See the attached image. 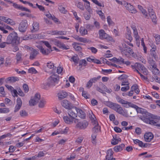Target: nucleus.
I'll use <instances>...</instances> for the list:
<instances>
[{"label": "nucleus", "instance_id": "obj_6", "mask_svg": "<svg viewBox=\"0 0 160 160\" xmlns=\"http://www.w3.org/2000/svg\"><path fill=\"white\" fill-rule=\"evenodd\" d=\"M59 78L57 74H53L48 79V81L52 82V86H55V84L58 83L59 81Z\"/></svg>", "mask_w": 160, "mask_h": 160}, {"label": "nucleus", "instance_id": "obj_1", "mask_svg": "<svg viewBox=\"0 0 160 160\" xmlns=\"http://www.w3.org/2000/svg\"><path fill=\"white\" fill-rule=\"evenodd\" d=\"M149 118L142 117L141 119L144 122L151 125L155 126L160 129V123L157 124L158 120H160V117L153 114H150Z\"/></svg>", "mask_w": 160, "mask_h": 160}, {"label": "nucleus", "instance_id": "obj_51", "mask_svg": "<svg viewBox=\"0 0 160 160\" xmlns=\"http://www.w3.org/2000/svg\"><path fill=\"white\" fill-rule=\"evenodd\" d=\"M101 78L100 76H98L97 77H94L90 79L92 82L93 83H95L97 82L98 80H99Z\"/></svg>", "mask_w": 160, "mask_h": 160}, {"label": "nucleus", "instance_id": "obj_22", "mask_svg": "<svg viewBox=\"0 0 160 160\" xmlns=\"http://www.w3.org/2000/svg\"><path fill=\"white\" fill-rule=\"evenodd\" d=\"M126 7L129 12L132 13H135L136 10L134 8L133 6L129 3H127L126 6Z\"/></svg>", "mask_w": 160, "mask_h": 160}, {"label": "nucleus", "instance_id": "obj_10", "mask_svg": "<svg viewBox=\"0 0 160 160\" xmlns=\"http://www.w3.org/2000/svg\"><path fill=\"white\" fill-rule=\"evenodd\" d=\"M55 45L60 48L63 49L67 50L69 49V46L68 45H66L64 43H62L59 41L55 39L53 41Z\"/></svg>", "mask_w": 160, "mask_h": 160}, {"label": "nucleus", "instance_id": "obj_20", "mask_svg": "<svg viewBox=\"0 0 160 160\" xmlns=\"http://www.w3.org/2000/svg\"><path fill=\"white\" fill-rule=\"evenodd\" d=\"M94 127L92 129V132L95 133H98L100 130V127L98 125V124L97 121H95L94 123Z\"/></svg>", "mask_w": 160, "mask_h": 160}, {"label": "nucleus", "instance_id": "obj_59", "mask_svg": "<svg viewBox=\"0 0 160 160\" xmlns=\"http://www.w3.org/2000/svg\"><path fill=\"white\" fill-rule=\"evenodd\" d=\"M44 153L42 151L39 152L38 155H36V156H37V158H41L44 156Z\"/></svg>", "mask_w": 160, "mask_h": 160}, {"label": "nucleus", "instance_id": "obj_52", "mask_svg": "<svg viewBox=\"0 0 160 160\" xmlns=\"http://www.w3.org/2000/svg\"><path fill=\"white\" fill-rule=\"evenodd\" d=\"M86 3L84 4L85 8L88 12H90V3L88 1L86 2Z\"/></svg>", "mask_w": 160, "mask_h": 160}, {"label": "nucleus", "instance_id": "obj_32", "mask_svg": "<svg viewBox=\"0 0 160 160\" xmlns=\"http://www.w3.org/2000/svg\"><path fill=\"white\" fill-rule=\"evenodd\" d=\"M58 98L62 99L65 98L68 95L67 93L66 92H62L58 94Z\"/></svg>", "mask_w": 160, "mask_h": 160}, {"label": "nucleus", "instance_id": "obj_13", "mask_svg": "<svg viewBox=\"0 0 160 160\" xmlns=\"http://www.w3.org/2000/svg\"><path fill=\"white\" fill-rule=\"evenodd\" d=\"M0 19L2 21H4L6 23L12 25H14L15 24V23L12 19L5 17H1Z\"/></svg>", "mask_w": 160, "mask_h": 160}, {"label": "nucleus", "instance_id": "obj_44", "mask_svg": "<svg viewBox=\"0 0 160 160\" xmlns=\"http://www.w3.org/2000/svg\"><path fill=\"white\" fill-rule=\"evenodd\" d=\"M71 59L74 62L77 63H78L79 58L77 55L72 56L71 58Z\"/></svg>", "mask_w": 160, "mask_h": 160}, {"label": "nucleus", "instance_id": "obj_31", "mask_svg": "<svg viewBox=\"0 0 160 160\" xmlns=\"http://www.w3.org/2000/svg\"><path fill=\"white\" fill-rule=\"evenodd\" d=\"M52 82H50L49 81H48V82L44 84H43L42 85V88L45 89H47L48 88L52 87Z\"/></svg>", "mask_w": 160, "mask_h": 160}, {"label": "nucleus", "instance_id": "obj_57", "mask_svg": "<svg viewBox=\"0 0 160 160\" xmlns=\"http://www.w3.org/2000/svg\"><path fill=\"white\" fill-rule=\"evenodd\" d=\"M88 49L90 50L93 53H96L98 51L97 49L94 47L88 48Z\"/></svg>", "mask_w": 160, "mask_h": 160}, {"label": "nucleus", "instance_id": "obj_37", "mask_svg": "<svg viewBox=\"0 0 160 160\" xmlns=\"http://www.w3.org/2000/svg\"><path fill=\"white\" fill-rule=\"evenodd\" d=\"M46 103V101L44 99H42L39 103L38 106L40 108H43Z\"/></svg>", "mask_w": 160, "mask_h": 160}, {"label": "nucleus", "instance_id": "obj_38", "mask_svg": "<svg viewBox=\"0 0 160 160\" xmlns=\"http://www.w3.org/2000/svg\"><path fill=\"white\" fill-rule=\"evenodd\" d=\"M20 115L21 117H25L28 116V112L24 110H21L19 112Z\"/></svg>", "mask_w": 160, "mask_h": 160}, {"label": "nucleus", "instance_id": "obj_27", "mask_svg": "<svg viewBox=\"0 0 160 160\" xmlns=\"http://www.w3.org/2000/svg\"><path fill=\"white\" fill-rule=\"evenodd\" d=\"M131 34V32L130 29L128 27H127V32H126V38L130 42L132 40V38Z\"/></svg>", "mask_w": 160, "mask_h": 160}, {"label": "nucleus", "instance_id": "obj_21", "mask_svg": "<svg viewBox=\"0 0 160 160\" xmlns=\"http://www.w3.org/2000/svg\"><path fill=\"white\" fill-rule=\"evenodd\" d=\"M39 49L40 52L44 55H48L52 51V49H45L42 47H41Z\"/></svg>", "mask_w": 160, "mask_h": 160}, {"label": "nucleus", "instance_id": "obj_26", "mask_svg": "<svg viewBox=\"0 0 160 160\" xmlns=\"http://www.w3.org/2000/svg\"><path fill=\"white\" fill-rule=\"evenodd\" d=\"M77 115L81 118L84 119L86 116L85 113L81 109L77 108Z\"/></svg>", "mask_w": 160, "mask_h": 160}, {"label": "nucleus", "instance_id": "obj_43", "mask_svg": "<svg viewBox=\"0 0 160 160\" xmlns=\"http://www.w3.org/2000/svg\"><path fill=\"white\" fill-rule=\"evenodd\" d=\"M28 72L32 74H36L38 72L34 68H31L28 69Z\"/></svg>", "mask_w": 160, "mask_h": 160}, {"label": "nucleus", "instance_id": "obj_23", "mask_svg": "<svg viewBox=\"0 0 160 160\" xmlns=\"http://www.w3.org/2000/svg\"><path fill=\"white\" fill-rule=\"evenodd\" d=\"M19 79L17 77H11L8 78L6 80L7 83H13L17 81H18Z\"/></svg>", "mask_w": 160, "mask_h": 160}, {"label": "nucleus", "instance_id": "obj_2", "mask_svg": "<svg viewBox=\"0 0 160 160\" xmlns=\"http://www.w3.org/2000/svg\"><path fill=\"white\" fill-rule=\"evenodd\" d=\"M17 34L15 32L11 33L7 38L6 43L7 44H12L14 45L18 44L19 43L18 40Z\"/></svg>", "mask_w": 160, "mask_h": 160}, {"label": "nucleus", "instance_id": "obj_12", "mask_svg": "<svg viewBox=\"0 0 160 160\" xmlns=\"http://www.w3.org/2000/svg\"><path fill=\"white\" fill-rule=\"evenodd\" d=\"M113 152L111 149L108 150L107 152V155L105 160H115L113 158Z\"/></svg>", "mask_w": 160, "mask_h": 160}, {"label": "nucleus", "instance_id": "obj_4", "mask_svg": "<svg viewBox=\"0 0 160 160\" xmlns=\"http://www.w3.org/2000/svg\"><path fill=\"white\" fill-rule=\"evenodd\" d=\"M133 108L136 109L138 113H141L142 114V116H141L140 118L141 119V118L143 117L149 118V117H150V114H150L149 113H148L146 111H145V110L144 109L138 107V106L135 105L134 106Z\"/></svg>", "mask_w": 160, "mask_h": 160}, {"label": "nucleus", "instance_id": "obj_3", "mask_svg": "<svg viewBox=\"0 0 160 160\" xmlns=\"http://www.w3.org/2000/svg\"><path fill=\"white\" fill-rule=\"evenodd\" d=\"M107 105L119 114L122 113V108L120 105L118 104L110 102L107 103Z\"/></svg>", "mask_w": 160, "mask_h": 160}, {"label": "nucleus", "instance_id": "obj_11", "mask_svg": "<svg viewBox=\"0 0 160 160\" xmlns=\"http://www.w3.org/2000/svg\"><path fill=\"white\" fill-rule=\"evenodd\" d=\"M151 47L152 49L150 50V54L153 57L154 59L155 60L158 59V57L157 54V53L156 51L157 50L156 46L153 44L152 43H151Z\"/></svg>", "mask_w": 160, "mask_h": 160}, {"label": "nucleus", "instance_id": "obj_63", "mask_svg": "<svg viewBox=\"0 0 160 160\" xmlns=\"http://www.w3.org/2000/svg\"><path fill=\"white\" fill-rule=\"evenodd\" d=\"M97 13L100 16L102 19H103L105 18L104 14L102 13L101 10L98 11L97 12Z\"/></svg>", "mask_w": 160, "mask_h": 160}, {"label": "nucleus", "instance_id": "obj_48", "mask_svg": "<svg viewBox=\"0 0 160 160\" xmlns=\"http://www.w3.org/2000/svg\"><path fill=\"white\" fill-rule=\"evenodd\" d=\"M128 78V76L126 74H122L118 78L121 81H124V79Z\"/></svg>", "mask_w": 160, "mask_h": 160}, {"label": "nucleus", "instance_id": "obj_28", "mask_svg": "<svg viewBox=\"0 0 160 160\" xmlns=\"http://www.w3.org/2000/svg\"><path fill=\"white\" fill-rule=\"evenodd\" d=\"M65 123L68 124H72L73 122V118L72 117L69 118L68 116H64L63 118Z\"/></svg>", "mask_w": 160, "mask_h": 160}, {"label": "nucleus", "instance_id": "obj_56", "mask_svg": "<svg viewBox=\"0 0 160 160\" xmlns=\"http://www.w3.org/2000/svg\"><path fill=\"white\" fill-rule=\"evenodd\" d=\"M19 9L20 10L22 11H25L29 12H30V10L25 7L21 5Z\"/></svg>", "mask_w": 160, "mask_h": 160}, {"label": "nucleus", "instance_id": "obj_47", "mask_svg": "<svg viewBox=\"0 0 160 160\" xmlns=\"http://www.w3.org/2000/svg\"><path fill=\"white\" fill-rule=\"evenodd\" d=\"M149 16L151 17V18L152 20V22L155 24H156L157 22V18L156 16L154 14H153V15H151Z\"/></svg>", "mask_w": 160, "mask_h": 160}, {"label": "nucleus", "instance_id": "obj_50", "mask_svg": "<svg viewBox=\"0 0 160 160\" xmlns=\"http://www.w3.org/2000/svg\"><path fill=\"white\" fill-rule=\"evenodd\" d=\"M77 7L82 10H84V8L83 4L81 2H79L78 3L77 5Z\"/></svg>", "mask_w": 160, "mask_h": 160}, {"label": "nucleus", "instance_id": "obj_33", "mask_svg": "<svg viewBox=\"0 0 160 160\" xmlns=\"http://www.w3.org/2000/svg\"><path fill=\"white\" fill-rule=\"evenodd\" d=\"M66 32L64 31H54L52 32V34L53 35L58 34L60 35H66Z\"/></svg>", "mask_w": 160, "mask_h": 160}, {"label": "nucleus", "instance_id": "obj_5", "mask_svg": "<svg viewBox=\"0 0 160 160\" xmlns=\"http://www.w3.org/2000/svg\"><path fill=\"white\" fill-rule=\"evenodd\" d=\"M77 108L76 107L72 106V107L68 109V113L70 117L73 119L77 117Z\"/></svg>", "mask_w": 160, "mask_h": 160}, {"label": "nucleus", "instance_id": "obj_42", "mask_svg": "<svg viewBox=\"0 0 160 160\" xmlns=\"http://www.w3.org/2000/svg\"><path fill=\"white\" fill-rule=\"evenodd\" d=\"M79 64V66H86L87 65V63L85 59H82L80 61Z\"/></svg>", "mask_w": 160, "mask_h": 160}, {"label": "nucleus", "instance_id": "obj_15", "mask_svg": "<svg viewBox=\"0 0 160 160\" xmlns=\"http://www.w3.org/2000/svg\"><path fill=\"white\" fill-rule=\"evenodd\" d=\"M17 103L14 111V112H18L20 110L22 106V102L20 98H18L17 99Z\"/></svg>", "mask_w": 160, "mask_h": 160}, {"label": "nucleus", "instance_id": "obj_54", "mask_svg": "<svg viewBox=\"0 0 160 160\" xmlns=\"http://www.w3.org/2000/svg\"><path fill=\"white\" fill-rule=\"evenodd\" d=\"M11 64V62L10 59L8 58H6L5 63V66L7 67L8 66L10 65Z\"/></svg>", "mask_w": 160, "mask_h": 160}, {"label": "nucleus", "instance_id": "obj_24", "mask_svg": "<svg viewBox=\"0 0 160 160\" xmlns=\"http://www.w3.org/2000/svg\"><path fill=\"white\" fill-rule=\"evenodd\" d=\"M132 28L133 30V34L134 37L136 39V41L139 39V36L138 35L137 29L136 27L132 26Z\"/></svg>", "mask_w": 160, "mask_h": 160}, {"label": "nucleus", "instance_id": "obj_29", "mask_svg": "<svg viewBox=\"0 0 160 160\" xmlns=\"http://www.w3.org/2000/svg\"><path fill=\"white\" fill-rule=\"evenodd\" d=\"M125 145L123 144H121L120 145L116 146L114 148V150L116 152L121 151L122 150L123 148H124Z\"/></svg>", "mask_w": 160, "mask_h": 160}, {"label": "nucleus", "instance_id": "obj_62", "mask_svg": "<svg viewBox=\"0 0 160 160\" xmlns=\"http://www.w3.org/2000/svg\"><path fill=\"white\" fill-rule=\"evenodd\" d=\"M23 88L25 93H27L28 92L29 90L27 84H24L23 86Z\"/></svg>", "mask_w": 160, "mask_h": 160}, {"label": "nucleus", "instance_id": "obj_36", "mask_svg": "<svg viewBox=\"0 0 160 160\" xmlns=\"http://www.w3.org/2000/svg\"><path fill=\"white\" fill-rule=\"evenodd\" d=\"M134 105L135 104H134L130 102L127 101L126 102H125V104H124L123 105V106L126 108H128L129 107L133 108Z\"/></svg>", "mask_w": 160, "mask_h": 160}, {"label": "nucleus", "instance_id": "obj_53", "mask_svg": "<svg viewBox=\"0 0 160 160\" xmlns=\"http://www.w3.org/2000/svg\"><path fill=\"white\" fill-rule=\"evenodd\" d=\"M78 41L84 43H86L88 42H89V40H87V39L85 38L80 37Z\"/></svg>", "mask_w": 160, "mask_h": 160}, {"label": "nucleus", "instance_id": "obj_58", "mask_svg": "<svg viewBox=\"0 0 160 160\" xmlns=\"http://www.w3.org/2000/svg\"><path fill=\"white\" fill-rule=\"evenodd\" d=\"M58 9L61 12L63 13H65V12H67V11L66 10L65 8L61 6L59 7Z\"/></svg>", "mask_w": 160, "mask_h": 160}, {"label": "nucleus", "instance_id": "obj_35", "mask_svg": "<svg viewBox=\"0 0 160 160\" xmlns=\"http://www.w3.org/2000/svg\"><path fill=\"white\" fill-rule=\"evenodd\" d=\"M79 44L77 43H74L73 44L74 48L77 51H80L82 49L81 47L78 45Z\"/></svg>", "mask_w": 160, "mask_h": 160}, {"label": "nucleus", "instance_id": "obj_39", "mask_svg": "<svg viewBox=\"0 0 160 160\" xmlns=\"http://www.w3.org/2000/svg\"><path fill=\"white\" fill-rule=\"evenodd\" d=\"M125 51L130 54H132L133 53V52L132 49L128 46L126 47V48L125 50H124V51H122V52L124 53V52Z\"/></svg>", "mask_w": 160, "mask_h": 160}, {"label": "nucleus", "instance_id": "obj_64", "mask_svg": "<svg viewBox=\"0 0 160 160\" xmlns=\"http://www.w3.org/2000/svg\"><path fill=\"white\" fill-rule=\"evenodd\" d=\"M83 139V138L82 137H78L76 141V142L78 143H81Z\"/></svg>", "mask_w": 160, "mask_h": 160}, {"label": "nucleus", "instance_id": "obj_34", "mask_svg": "<svg viewBox=\"0 0 160 160\" xmlns=\"http://www.w3.org/2000/svg\"><path fill=\"white\" fill-rule=\"evenodd\" d=\"M80 32L82 36L87 34V31L84 27H81L80 28Z\"/></svg>", "mask_w": 160, "mask_h": 160}, {"label": "nucleus", "instance_id": "obj_9", "mask_svg": "<svg viewBox=\"0 0 160 160\" xmlns=\"http://www.w3.org/2000/svg\"><path fill=\"white\" fill-rule=\"evenodd\" d=\"M28 26V23L26 20L22 21L19 26L18 29L19 31L22 32H25L27 29Z\"/></svg>", "mask_w": 160, "mask_h": 160}, {"label": "nucleus", "instance_id": "obj_18", "mask_svg": "<svg viewBox=\"0 0 160 160\" xmlns=\"http://www.w3.org/2000/svg\"><path fill=\"white\" fill-rule=\"evenodd\" d=\"M99 37L101 39H107L108 35L105 33L104 30L101 29L99 30Z\"/></svg>", "mask_w": 160, "mask_h": 160}, {"label": "nucleus", "instance_id": "obj_7", "mask_svg": "<svg viewBox=\"0 0 160 160\" xmlns=\"http://www.w3.org/2000/svg\"><path fill=\"white\" fill-rule=\"evenodd\" d=\"M88 125V122L86 120H83L77 123L75 128L80 129H84L87 128Z\"/></svg>", "mask_w": 160, "mask_h": 160}, {"label": "nucleus", "instance_id": "obj_55", "mask_svg": "<svg viewBox=\"0 0 160 160\" xmlns=\"http://www.w3.org/2000/svg\"><path fill=\"white\" fill-rule=\"evenodd\" d=\"M154 37L155 38L157 44H158L160 41V36L158 34H156Z\"/></svg>", "mask_w": 160, "mask_h": 160}, {"label": "nucleus", "instance_id": "obj_30", "mask_svg": "<svg viewBox=\"0 0 160 160\" xmlns=\"http://www.w3.org/2000/svg\"><path fill=\"white\" fill-rule=\"evenodd\" d=\"M33 29L31 30L32 32H34L38 31L39 28V23L37 22H33Z\"/></svg>", "mask_w": 160, "mask_h": 160}, {"label": "nucleus", "instance_id": "obj_45", "mask_svg": "<svg viewBox=\"0 0 160 160\" xmlns=\"http://www.w3.org/2000/svg\"><path fill=\"white\" fill-rule=\"evenodd\" d=\"M84 17L86 20H89L91 17V15L89 12H86L84 14Z\"/></svg>", "mask_w": 160, "mask_h": 160}, {"label": "nucleus", "instance_id": "obj_17", "mask_svg": "<svg viewBox=\"0 0 160 160\" xmlns=\"http://www.w3.org/2000/svg\"><path fill=\"white\" fill-rule=\"evenodd\" d=\"M62 106L65 108L68 109L72 107L71 103L67 100H64L62 102Z\"/></svg>", "mask_w": 160, "mask_h": 160}, {"label": "nucleus", "instance_id": "obj_40", "mask_svg": "<svg viewBox=\"0 0 160 160\" xmlns=\"http://www.w3.org/2000/svg\"><path fill=\"white\" fill-rule=\"evenodd\" d=\"M89 117L94 123H95V121H96L94 119V118H96V117L92 111L89 112Z\"/></svg>", "mask_w": 160, "mask_h": 160}, {"label": "nucleus", "instance_id": "obj_60", "mask_svg": "<svg viewBox=\"0 0 160 160\" xmlns=\"http://www.w3.org/2000/svg\"><path fill=\"white\" fill-rule=\"evenodd\" d=\"M148 62L150 65L155 63V61L153 60L152 58H149L148 59Z\"/></svg>", "mask_w": 160, "mask_h": 160}, {"label": "nucleus", "instance_id": "obj_25", "mask_svg": "<svg viewBox=\"0 0 160 160\" xmlns=\"http://www.w3.org/2000/svg\"><path fill=\"white\" fill-rule=\"evenodd\" d=\"M38 54V51L32 48V52L30 56V59L31 60L33 59Z\"/></svg>", "mask_w": 160, "mask_h": 160}, {"label": "nucleus", "instance_id": "obj_14", "mask_svg": "<svg viewBox=\"0 0 160 160\" xmlns=\"http://www.w3.org/2000/svg\"><path fill=\"white\" fill-rule=\"evenodd\" d=\"M153 135L151 132L146 133L144 135V137L145 141L146 142H150L153 138Z\"/></svg>", "mask_w": 160, "mask_h": 160}, {"label": "nucleus", "instance_id": "obj_41", "mask_svg": "<svg viewBox=\"0 0 160 160\" xmlns=\"http://www.w3.org/2000/svg\"><path fill=\"white\" fill-rule=\"evenodd\" d=\"M152 73L154 75V76L160 75V71L158 68L154 70H152Z\"/></svg>", "mask_w": 160, "mask_h": 160}, {"label": "nucleus", "instance_id": "obj_46", "mask_svg": "<svg viewBox=\"0 0 160 160\" xmlns=\"http://www.w3.org/2000/svg\"><path fill=\"white\" fill-rule=\"evenodd\" d=\"M16 149V147H14L12 146H10L9 149V151L6 152L5 153L6 154L8 153L9 152H12L14 151H15Z\"/></svg>", "mask_w": 160, "mask_h": 160}, {"label": "nucleus", "instance_id": "obj_19", "mask_svg": "<svg viewBox=\"0 0 160 160\" xmlns=\"http://www.w3.org/2000/svg\"><path fill=\"white\" fill-rule=\"evenodd\" d=\"M22 53L21 52H18L16 54L15 59L16 60V64H18L21 62L22 60Z\"/></svg>", "mask_w": 160, "mask_h": 160}, {"label": "nucleus", "instance_id": "obj_8", "mask_svg": "<svg viewBox=\"0 0 160 160\" xmlns=\"http://www.w3.org/2000/svg\"><path fill=\"white\" fill-rule=\"evenodd\" d=\"M40 98V95L39 94L36 93L33 98H31L29 101L30 105L33 106L36 104L38 102Z\"/></svg>", "mask_w": 160, "mask_h": 160}, {"label": "nucleus", "instance_id": "obj_49", "mask_svg": "<svg viewBox=\"0 0 160 160\" xmlns=\"http://www.w3.org/2000/svg\"><path fill=\"white\" fill-rule=\"evenodd\" d=\"M69 128L68 127H66L63 130H59L60 133L61 134H67Z\"/></svg>", "mask_w": 160, "mask_h": 160}, {"label": "nucleus", "instance_id": "obj_16", "mask_svg": "<svg viewBox=\"0 0 160 160\" xmlns=\"http://www.w3.org/2000/svg\"><path fill=\"white\" fill-rule=\"evenodd\" d=\"M137 66L138 68L141 70L144 75H147L148 74V72L147 69L143 65L140 63L137 64Z\"/></svg>", "mask_w": 160, "mask_h": 160}, {"label": "nucleus", "instance_id": "obj_61", "mask_svg": "<svg viewBox=\"0 0 160 160\" xmlns=\"http://www.w3.org/2000/svg\"><path fill=\"white\" fill-rule=\"evenodd\" d=\"M93 82L91 79L86 84V87L88 88H90L92 86Z\"/></svg>", "mask_w": 160, "mask_h": 160}]
</instances>
